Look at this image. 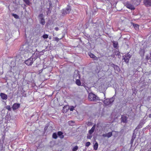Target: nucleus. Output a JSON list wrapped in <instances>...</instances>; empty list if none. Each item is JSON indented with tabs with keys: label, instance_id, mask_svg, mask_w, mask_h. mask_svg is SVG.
<instances>
[{
	"label": "nucleus",
	"instance_id": "cd10ccee",
	"mask_svg": "<svg viewBox=\"0 0 151 151\" xmlns=\"http://www.w3.org/2000/svg\"><path fill=\"white\" fill-rule=\"evenodd\" d=\"M63 38V37H62L61 38H60V40L61 39ZM54 40L55 41L57 42H58L59 41V39L58 37H54Z\"/></svg>",
	"mask_w": 151,
	"mask_h": 151
},
{
	"label": "nucleus",
	"instance_id": "1a4fd4ad",
	"mask_svg": "<svg viewBox=\"0 0 151 151\" xmlns=\"http://www.w3.org/2000/svg\"><path fill=\"white\" fill-rule=\"evenodd\" d=\"M141 0H131V2L134 4L138 5L140 4Z\"/></svg>",
	"mask_w": 151,
	"mask_h": 151
},
{
	"label": "nucleus",
	"instance_id": "4be33fe9",
	"mask_svg": "<svg viewBox=\"0 0 151 151\" xmlns=\"http://www.w3.org/2000/svg\"><path fill=\"white\" fill-rule=\"evenodd\" d=\"M52 137L55 139H56L58 137L57 134L55 133H54L53 134Z\"/></svg>",
	"mask_w": 151,
	"mask_h": 151
},
{
	"label": "nucleus",
	"instance_id": "6ab92c4d",
	"mask_svg": "<svg viewBox=\"0 0 151 151\" xmlns=\"http://www.w3.org/2000/svg\"><path fill=\"white\" fill-rule=\"evenodd\" d=\"M112 66L113 67H114V69L115 70H117L118 71V70H119V67L118 66H117V65H115L114 64H112Z\"/></svg>",
	"mask_w": 151,
	"mask_h": 151
},
{
	"label": "nucleus",
	"instance_id": "f3484780",
	"mask_svg": "<svg viewBox=\"0 0 151 151\" xmlns=\"http://www.w3.org/2000/svg\"><path fill=\"white\" fill-rule=\"evenodd\" d=\"M132 25L136 30H138L139 29V25L137 24L133 23Z\"/></svg>",
	"mask_w": 151,
	"mask_h": 151
},
{
	"label": "nucleus",
	"instance_id": "ea45409f",
	"mask_svg": "<svg viewBox=\"0 0 151 151\" xmlns=\"http://www.w3.org/2000/svg\"><path fill=\"white\" fill-rule=\"evenodd\" d=\"M150 59L151 60V53H150Z\"/></svg>",
	"mask_w": 151,
	"mask_h": 151
},
{
	"label": "nucleus",
	"instance_id": "f257e3e1",
	"mask_svg": "<svg viewBox=\"0 0 151 151\" xmlns=\"http://www.w3.org/2000/svg\"><path fill=\"white\" fill-rule=\"evenodd\" d=\"M30 46L27 44H25L22 46L20 48L21 51V53L23 55H24L25 56V54L29 55V53L31 52V49L29 48Z\"/></svg>",
	"mask_w": 151,
	"mask_h": 151
},
{
	"label": "nucleus",
	"instance_id": "37998d69",
	"mask_svg": "<svg viewBox=\"0 0 151 151\" xmlns=\"http://www.w3.org/2000/svg\"><path fill=\"white\" fill-rule=\"evenodd\" d=\"M97 127H98V124H97Z\"/></svg>",
	"mask_w": 151,
	"mask_h": 151
},
{
	"label": "nucleus",
	"instance_id": "a878e982",
	"mask_svg": "<svg viewBox=\"0 0 151 151\" xmlns=\"http://www.w3.org/2000/svg\"><path fill=\"white\" fill-rule=\"evenodd\" d=\"M45 20L43 18H42L41 19V23L42 25H44L45 24Z\"/></svg>",
	"mask_w": 151,
	"mask_h": 151
},
{
	"label": "nucleus",
	"instance_id": "58836bf2",
	"mask_svg": "<svg viewBox=\"0 0 151 151\" xmlns=\"http://www.w3.org/2000/svg\"><path fill=\"white\" fill-rule=\"evenodd\" d=\"M149 116L150 118H151V114L149 115Z\"/></svg>",
	"mask_w": 151,
	"mask_h": 151
},
{
	"label": "nucleus",
	"instance_id": "bb28decb",
	"mask_svg": "<svg viewBox=\"0 0 151 151\" xmlns=\"http://www.w3.org/2000/svg\"><path fill=\"white\" fill-rule=\"evenodd\" d=\"M12 16L14 17L16 19H18L19 18V16L18 15L16 14H13Z\"/></svg>",
	"mask_w": 151,
	"mask_h": 151
},
{
	"label": "nucleus",
	"instance_id": "c85d7f7f",
	"mask_svg": "<svg viewBox=\"0 0 151 151\" xmlns=\"http://www.w3.org/2000/svg\"><path fill=\"white\" fill-rule=\"evenodd\" d=\"M42 37L44 39H47L48 38V36L47 34H45L43 35Z\"/></svg>",
	"mask_w": 151,
	"mask_h": 151
},
{
	"label": "nucleus",
	"instance_id": "a211bd4d",
	"mask_svg": "<svg viewBox=\"0 0 151 151\" xmlns=\"http://www.w3.org/2000/svg\"><path fill=\"white\" fill-rule=\"evenodd\" d=\"M113 47L114 48H116L118 45V43L117 42L113 41L112 42Z\"/></svg>",
	"mask_w": 151,
	"mask_h": 151
},
{
	"label": "nucleus",
	"instance_id": "c9c22d12",
	"mask_svg": "<svg viewBox=\"0 0 151 151\" xmlns=\"http://www.w3.org/2000/svg\"><path fill=\"white\" fill-rule=\"evenodd\" d=\"M146 58L147 59V60H149L150 59V58H149L148 57V56H147L146 57Z\"/></svg>",
	"mask_w": 151,
	"mask_h": 151
},
{
	"label": "nucleus",
	"instance_id": "2f4dec72",
	"mask_svg": "<svg viewBox=\"0 0 151 151\" xmlns=\"http://www.w3.org/2000/svg\"><path fill=\"white\" fill-rule=\"evenodd\" d=\"M6 108L7 109H8V110L10 111L11 110V108L10 106H6Z\"/></svg>",
	"mask_w": 151,
	"mask_h": 151
},
{
	"label": "nucleus",
	"instance_id": "a19ab883",
	"mask_svg": "<svg viewBox=\"0 0 151 151\" xmlns=\"http://www.w3.org/2000/svg\"><path fill=\"white\" fill-rule=\"evenodd\" d=\"M50 5H51V4L50 3Z\"/></svg>",
	"mask_w": 151,
	"mask_h": 151
},
{
	"label": "nucleus",
	"instance_id": "dca6fc26",
	"mask_svg": "<svg viewBox=\"0 0 151 151\" xmlns=\"http://www.w3.org/2000/svg\"><path fill=\"white\" fill-rule=\"evenodd\" d=\"M58 135L61 139H63L64 137V136L63 135V133L61 131H59L58 132Z\"/></svg>",
	"mask_w": 151,
	"mask_h": 151
},
{
	"label": "nucleus",
	"instance_id": "0eeeda50",
	"mask_svg": "<svg viewBox=\"0 0 151 151\" xmlns=\"http://www.w3.org/2000/svg\"><path fill=\"white\" fill-rule=\"evenodd\" d=\"M125 5L127 8L131 10L135 9L134 6L128 2L126 3Z\"/></svg>",
	"mask_w": 151,
	"mask_h": 151
},
{
	"label": "nucleus",
	"instance_id": "5701e85b",
	"mask_svg": "<svg viewBox=\"0 0 151 151\" xmlns=\"http://www.w3.org/2000/svg\"><path fill=\"white\" fill-rule=\"evenodd\" d=\"M78 149V147L77 146H75L74 148L72 149L73 151H76Z\"/></svg>",
	"mask_w": 151,
	"mask_h": 151
},
{
	"label": "nucleus",
	"instance_id": "20e7f679",
	"mask_svg": "<svg viewBox=\"0 0 151 151\" xmlns=\"http://www.w3.org/2000/svg\"><path fill=\"white\" fill-rule=\"evenodd\" d=\"M114 101V99L113 98L107 99L104 101V103L106 105H108L112 104Z\"/></svg>",
	"mask_w": 151,
	"mask_h": 151
},
{
	"label": "nucleus",
	"instance_id": "c756f323",
	"mask_svg": "<svg viewBox=\"0 0 151 151\" xmlns=\"http://www.w3.org/2000/svg\"><path fill=\"white\" fill-rule=\"evenodd\" d=\"M91 144V143L90 142H86L85 145L86 147H88Z\"/></svg>",
	"mask_w": 151,
	"mask_h": 151
},
{
	"label": "nucleus",
	"instance_id": "393cba45",
	"mask_svg": "<svg viewBox=\"0 0 151 151\" xmlns=\"http://www.w3.org/2000/svg\"><path fill=\"white\" fill-rule=\"evenodd\" d=\"M71 10V8L70 6L67 8L65 9V10H66L67 12V13H68V14L70 13Z\"/></svg>",
	"mask_w": 151,
	"mask_h": 151
},
{
	"label": "nucleus",
	"instance_id": "e433bc0d",
	"mask_svg": "<svg viewBox=\"0 0 151 151\" xmlns=\"http://www.w3.org/2000/svg\"><path fill=\"white\" fill-rule=\"evenodd\" d=\"M91 137L90 136H87V138L88 139H91Z\"/></svg>",
	"mask_w": 151,
	"mask_h": 151
},
{
	"label": "nucleus",
	"instance_id": "4468645a",
	"mask_svg": "<svg viewBox=\"0 0 151 151\" xmlns=\"http://www.w3.org/2000/svg\"><path fill=\"white\" fill-rule=\"evenodd\" d=\"M96 127V125L94 124L93 125L91 128L89 130V133L90 134H92L94 132Z\"/></svg>",
	"mask_w": 151,
	"mask_h": 151
},
{
	"label": "nucleus",
	"instance_id": "7ed1b4c3",
	"mask_svg": "<svg viewBox=\"0 0 151 151\" xmlns=\"http://www.w3.org/2000/svg\"><path fill=\"white\" fill-rule=\"evenodd\" d=\"M37 58H33L32 56L31 57L27 60L24 61L25 63L28 66H31L33 63L34 61Z\"/></svg>",
	"mask_w": 151,
	"mask_h": 151
},
{
	"label": "nucleus",
	"instance_id": "6e6552de",
	"mask_svg": "<svg viewBox=\"0 0 151 151\" xmlns=\"http://www.w3.org/2000/svg\"><path fill=\"white\" fill-rule=\"evenodd\" d=\"M20 104L19 103H15L12 106V108L14 111L18 109L20 107Z\"/></svg>",
	"mask_w": 151,
	"mask_h": 151
},
{
	"label": "nucleus",
	"instance_id": "412c9836",
	"mask_svg": "<svg viewBox=\"0 0 151 151\" xmlns=\"http://www.w3.org/2000/svg\"><path fill=\"white\" fill-rule=\"evenodd\" d=\"M98 144L97 142H96L93 145L94 149L96 150L97 149L98 147Z\"/></svg>",
	"mask_w": 151,
	"mask_h": 151
},
{
	"label": "nucleus",
	"instance_id": "f8f14e48",
	"mask_svg": "<svg viewBox=\"0 0 151 151\" xmlns=\"http://www.w3.org/2000/svg\"><path fill=\"white\" fill-rule=\"evenodd\" d=\"M88 55L91 58L95 60H98V58L96 56L93 54L91 52L88 53Z\"/></svg>",
	"mask_w": 151,
	"mask_h": 151
},
{
	"label": "nucleus",
	"instance_id": "79ce46f5",
	"mask_svg": "<svg viewBox=\"0 0 151 151\" xmlns=\"http://www.w3.org/2000/svg\"><path fill=\"white\" fill-rule=\"evenodd\" d=\"M51 37H50V38H49V39H51Z\"/></svg>",
	"mask_w": 151,
	"mask_h": 151
},
{
	"label": "nucleus",
	"instance_id": "ddd939ff",
	"mask_svg": "<svg viewBox=\"0 0 151 151\" xmlns=\"http://www.w3.org/2000/svg\"><path fill=\"white\" fill-rule=\"evenodd\" d=\"M127 117L125 115H122L121 117V121L124 123H126L127 122Z\"/></svg>",
	"mask_w": 151,
	"mask_h": 151
},
{
	"label": "nucleus",
	"instance_id": "9b49d317",
	"mask_svg": "<svg viewBox=\"0 0 151 151\" xmlns=\"http://www.w3.org/2000/svg\"><path fill=\"white\" fill-rule=\"evenodd\" d=\"M0 96L3 100H6L7 99V96L4 93H1Z\"/></svg>",
	"mask_w": 151,
	"mask_h": 151
},
{
	"label": "nucleus",
	"instance_id": "72a5a7b5",
	"mask_svg": "<svg viewBox=\"0 0 151 151\" xmlns=\"http://www.w3.org/2000/svg\"><path fill=\"white\" fill-rule=\"evenodd\" d=\"M43 14H40L39 15V17H41L42 18H42V17H43Z\"/></svg>",
	"mask_w": 151,
	"mask_h": 151
},
{
	"label": "nucleus",
	"instance_id": "aec40b11",
	"mask_svg": "<svg viewBox=\"0 0 151 151\" xmlns=\"http://www.w3.org/2000/svg\"><path fill=\"white\" fill-rule=\"evenodd\" d=\"M76 83L78 86H81V84L80 81L79 79H77L76 80Z\"/></svg>",
	"mask_w": 151,
	"mask_h": 151
},
{
	"label": "nucleus",
	"instance_id": "473e14b6",
	"mask_svg": "<svg viewBox=\"0 0 151 151\" xmlns=\"http://www.w3.org/2000/svg\"><path fill=\"white\" fill-rule=\"evenodd\" d=\"M74 109V107L73 106H71L70 108V111H73Z\"/></svg>",
	"mask_w": 151,
	"mask_h": 151
},
{
	"label": "nucleus",
	"instance_id": "f03ea898",
	"mask_svg": "<svg viewBox=\"0 0 151 151\" xmlns=\"http://www.w3.org/2000/svg\"><path fill=\"white\" fill-rule=\"evenodd\" d=\"M88 99L90 101H94L99 100V97L92 93H90L89 94Z\"/></svg>",
	"mask_w": 151,
	"mask_h": 151
},
{
	"label": "nucleus",
	"instance_id": "b1692460",
	"mask_svg": "<svg viewBox=\"0 0 151 151\" xmlns=\"http://www.w3.org/2000/svg\"><path fill=\"white\" fill-rule=\"evenodd\" d=\"M74 123L75 122L73 121H70L68 122V123L69 125L71 126H73V124H72Z\"/></svg>",
	"mask_w": 151,
	"mask_h": 151
},
{
	"label": "nucleus",
	"instance_id": "f704fd0d",
	"mask_svg": "<svg viewBox=\"0 0 151 151\" xmlns=\"http://www.w3.org/2000/svg\"><path fill=\"white\" fill-rule=\"evenodd\" d=\"M55 30H56V31H57L58 30H59V28L58 27H56L55 28Z\"/></svg>",
	"mask_w": 151,
	"mask_h": 151
},
{
	"label": "nucleus",
	"instance_id": "4c0bfd02",
	"mask_svg": "<svg viewBox=\"0 0 151 151\" xmlns=\"http://www.w3.org/2000/svg\"><path fill=\"white\" fill-rule=\"evenodd\" d=\"M134 141V139H133V138H132L131 140V143H132Z\"/></svg>",
	"mask_w": 151,
	"mask_h": 151
},
{
	"label": "nucleus",
	"instance_id": "9d476101",
	"mask_svg": "<svg viewBox=\"0 0 151 151\" xmlns=\"http://www.w3.org/2000/svg\"><path fill=\"white\" fill-rule=\"evenodd\" d=\"M112 135V132H110L106 134H103L102 136L104 137H107L108 138L111 137Z\"/></svg>",
	"mask_w": 151,
	"mask_h": 151
},
{
	"label": "nucleus",
	"instance_id": "423d86ee",
	"mask_svg": "<svg viewBox=\"0 0 151 151\" xmlns=\"http://www.w3.org/2000/svg\"><path fill=\"white\" fill-rule=\"evenodd\" d=\"M144 4L146 7L151 6V0H144Z\"/></svg>",
	"mask_w": 151,
	"mask_h": 151
},
{
	"label": "nucleus",
	"instance_id": "2eb2a0df",
	"mask_svg": "<svg viewBox=\"0 0 151 151\" xmlns=\"http://www.w3.org/2000/svg\"><path fill=\"white\" fill-rule=\"evenodd\" d=\"M69 110V108L66 106H64L62 110V111L63 113H66Z\"/></svg>",
	"mask_w": 151,
	"mask_h": 151
},
{
	"label": "nucleus",
	"instance_id": "39448f33",
	"mask_svg": "<svg viewBox=\"0 0 151 151\" xmlns=\"http://www.w3.org/2000/svg\"><path fill=\"white\" fill-rule=\"evenodd\" d=\"M131 57V55L129 53H128L126 55L123 56L124 61L126 63H128L129 60L130 59Z\"/></svg>",
	"mask_w": 151,
	"mask_h": 151
},
{
	"label": "nucleus",
	"instance_id": "7c9ffc66",
	"mask_svg": "<svg viewBox=\"0 0 151 151\" xmlns=\"http://www.w3.org/2000/svg\"><path fill=\"white\" fill-rule=\"evenodd\" d=\"M68 14V13H67V12L66 10H63V12L62 13V14L63 15H64L65 14Z\"/></svg>",
	"mask_w": 151,
	"mask_h": 151
}]
</instances>
